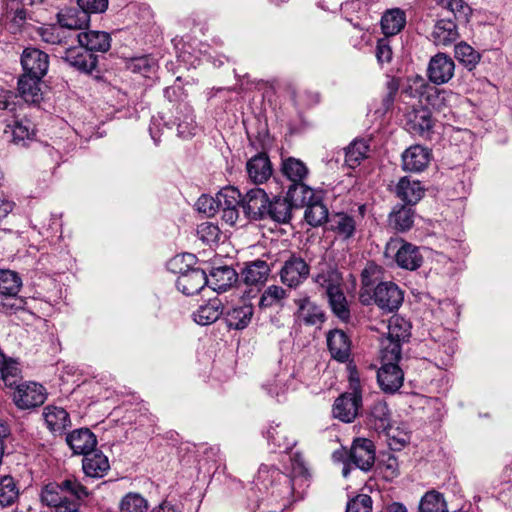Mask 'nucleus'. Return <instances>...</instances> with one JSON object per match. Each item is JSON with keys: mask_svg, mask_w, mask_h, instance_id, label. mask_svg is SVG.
Here are the masks:
<instances>
[{"mask_svg": "<svg viewBox=\"0 0 512 512\" xmlns=\"http://www.w3.org/2000/svg\"><path fill=\"white\" fill-rule=\"evenodd\" d=\"M269 196L262 188H253L242 197V209L247 219L261 221L265 218V208Z\"/></svg>", "mask_w": 512, "mask_h": 512, "instance_id": "obj_12", "label": "nucleus"}, {"mask_svg": "<svg viewBox=\"0 0 512 512\" xmlns=\"http://www.w3.org/2000/svg\"><path fill=\"white\" fill-rule=\"evenodd\" d=\"M285 432V429L281 428L279 424L270 426L267 430V439L274 447L288 451L293 448L295 443L288 439Z\"/></svg>", "mask_w": 512, "mask_h": 512, "instance_id": "obj_54", "label": "nucleus"}, {"mask_svg": "<svg viewBox=\"0 0 512 512\" xmlns=\"http://www.w3.org/2000/svg\"><path fill=\"white\" fill-rule=\"evenodd\" d=\"M282 172L292 182V184H298L303 182L306 178L308 168L299 159L288 158L283 161Z\"/></svg>", "mask_w": 512, "mask_h": 512, "instance_id": "obj_46", "label": "nucleus"}, {"mask_svg": "<svg viewBox=\"0 0 512 512\" xmlns=\"http://www.w3.org/2000/svg\"><path fill=\"white\" fill-rule=\"evenodd\" d=\"M87 488L76 478L70 477L61 483H48L41 491V501L55 512H79L81 501L88 497Z\"/></svg>", "mask_w": 512, "mask_h": 512, "instance_id": "obj_1", "label": "nucleus"}, {"mask_svg": "<svg viewBox=\"0 0 512 512\" xmlns=\"http://www.w3.org/2000/svg\"><path fill=\"white\" fill-rule=\"evenodd\" d=\"M47 428L55 435H62L71 426L69 413L62 407L48 405L43 410Z\"/></svg>", "mask_w": 512, "mask_h": 512, "instance_id": "obj_23", "label": "nucleus"}, {"mask_svg": "<svg viewBox=\"0 0 512 512\" xmlns=\"http://www.w3.org/2000/svg\"><path fill=\"white\" fill-rule=\"evenodd\" d=\"M392 49L387 38L379 39L376 45V57L379 63H389L392 60Z\"/></svg>", "mask_w": 512, "mask_h": 512, "instance_id": "obj_62", "label": "nucleus"}, {"mask_svg": "<svg viewBox=\"0 0 512 512\" xmlns=\"http://www.w3.org/2000/svg\"><path fill=\"white\" fill-rule=\"evenodd\" d=\"M242 197L240 191L232 186L224 187L216 194L218 211H222V220L229 226H234L239 219Z\"/></svg>", "mask_w": 512, "mask_h": 512, "instance_id": "obj_7", "label": "nucleus"}, {"mask_svg": "<svg viewBox=\"0 0 512 512\" xmlns=\"http://www.w3.org/2000/svg\"><path fill=\"white\" fill-rule=\"evenodd\" d=\"M14 387L16 390L13 393V402L19 409H32L42 405L46 400V389L41 384L18 382Z\"/></svg>", "mask_w": 512, "mask_h": 512, "instance_id": "obj_9", "label": "nucleus"}, {"mask_svg": "<svg viewBox=\"0 0 512 512\" xmlns=\"http://www.w3.org/2000/svg\"><path fill=\"white\" fill-rule=\"evenodd\" d=\"M287 298L286 290L278 285H271L267 287L262 293L259 300V307L261 309L271 307H282L283 301Z\"/></svg>", "mask_w": 512, "mask_h": 512, "instance_id": "obj_44", "label": "nucleus"}, {"mask_svg": "<svg viewBox=\"0 0 512 512\" xmlns=\"http://www.w3.org/2000/svg\"><path fill=\"white\" fill-rule=\"evenodd\" d=\"M128 69L133 73H138L144 77H149L150 74L155 72L156 63L153 58L148 56L136 57L129 61Z\"/></svg>", "mask_w": 512, "mask_h": 512, "instance_id": "obj_55", "label": "nucleus"}, {"mask_svg": "<svg viewBox=\"0 0 512 512\" xmlns=\"http://www.w3.org/2000/svg\"><path fill=\"white\" fill-rule=\"evenodd\" d=\"M197 235L203 243H216L220 237V229L211 222H203L197 227Z\"/></svg>", "mask_w": 512, "mask_h": 512, "instance_id": "obj_56", "label": "nucleus"}, {"mask_svg": "<svg viewBox=\"0 0 512 512\" xmlns=\"http://www.w3.org/2000/svg\"><path fill=\"white\" fill-rule=\"evenodd\" d=\"M399 85L396 81L391 80L387 83V94L382 100L383 112L386 113L393 107Z\"/></svg>", "mask_w": 512, "mask_h": 512, "instance_id": "obj_64", "label": "nucleus"}, {"mask_svg": "<svg viewBox=\"0 0 512 512\" xmlns=\"http://www.w3.org/2000/svg\"><path fill=\"white\" fill-rule=\"evenodd\" d=\"M432 38L437 46H448L459 38L456 21L451 17L439 19L433 29Z\"/></svg>", "mask_w": 512, "mask_h": 512, "instance_id": "obj_26", "label": "nucleus"}, {"mask_svg": "<svg viewBox=\"0 0 512 512\" xmlns=\"http://www.w3.org/2000/svg\"><path fill=\"white\" fill-rule=\"evenodd\" d=\"M196 128L197 126L191 114L186 115L185 119L177 124L178 135L182 138H189L195 135Z\"/></svg>", "mask_w": 512, "mask_h": 512, "instance_id": "obj_63", "label": "nucleus"}, {"mask_svg": "<svg viewBox=\"0 0 512 512\" xmlns=\"http://www.w3.org/2000/svg\"><path fill=\"white\" fill-rule=\"evenodd\" d=\"M194 255L192 254H183V255H177L173 257L168 262V269L176 274H179L181 276L185 273V270L187 269L186 264H191L194 261Z\"/></svg>", "mask_w": 512, "mask_h": 512, "instance_id": "obj_59", "label": "nucleus"}, {"mask_svg": "<svg viewBox=\"0 0 512 512\" xmlns=\"http://www.w3.org/2000/svg\"><path fill=\"white\" fill-rule=\"evenodd\" d=\"M253 313L254 309L251 304H243L228 309L223 316L229 328L242 330L251 322Z\"/></svg>", "mask_w": 512, "mask_h": 512, "instance_id": "obj_32", "label": "nucleus"}, {"mask_svg": "<svg viewBox=\"0 0 512 512\" xmlns=\"http://www.w3.org/2000/svg\"><path fill=\"white\" fill-rule=\"evenodd\" d=\"M78 7L87 15L103 13L108 7V0H77Z\"/></svg>", "mask_w": 512, "mask_h": 512, "instance_id": "obj_61", "label": "nucleus"}, {"mask_svg": "<svg viewBox=\"0 0 512 512\" xmlns=\"http://www.w3.org/2000/svg\"><path fill=\"white\" fill-rule=\"evenodd\" d=\"M119 508L121 512H147L149 505L141 494L129 492L122 498Z\"/></svg>", "mask_w": 512, "mask_h": 512, "instance_id": "obj_53", "label": "nucleus"}, {"mask_svg": "<svg viewBox=\"0 0 512 512\" xmlns=\"http://www.w3.org/2000/svg\"><path fill=\"white\" fill-rule=\"evenodd\" d=\"M424 189L420 181L402 177L396 186V195L407 205H415L423 196Z\"/></svg>", "mask_w": 512, "mask_h": 512, "instance_id": "obj_31", "label": "nucleus"}, {"mask_svg": "<svg viewBox=\"0 0 512 512\" xmlns=\"http://www.w3.org/2000/svg\"><path fill=\"white\" fill-rule=\"evenodd\" d=\"M22 287L19 274L9 269H0V295L16 297Z\"/></svg>", "mask_w": 512, "mask_h": 512, "instance_id": "obj_40", "label": "nucleus"}, {"mask_svg": "<svg viewBox=\"0 0 512 512\" xmlns=\"http://www.w3.org/2000/svg\"><path fill=\"white\" fill-rule=\"evenodd\" d=\"M82 469L86 477L98 479L108 473L110 463L102 451L94 449L83 456Z\"/></svg>", "mask_w": 512, "mask_h": 512, "instance_id": "obj_21", "label": "nucleus"}, {"mask_svg": "<svg viewBox=\"0 0 512 512\" xmlns=\"http://www.w3.org/2000/svg\"><path fill=\"white\" fill-rule=\"evenodd\" d=\"M342 275L335 265L322 259L316 266V273L313 281L324 288L326 294L342 288Z\"/></svg>", "mask_w": 512, "mask_h": 512, "instance_id": "obj_18", "label": "nucleus"}, {"mask_svg": "<svg viewBox=\"0 0 512 512\" xmlns=\"http://www.w3.org/2000/svg\"><path fill=\"white\" fill-rule=\"evenodd\" d=\"M185 273L178 276L176 286L184 295L191 296L199 293L207 284L208 276L199 267H190L186 264Z\"/></svg>", "mask_w": 512, "mask_h": 512, "instance_id": "obj_13", "label": "nucleus"}, {"mask_svg": "<svg viewBox=\"0 0 512 512\" xmlns=\"http://www.w3.org/2000/svg\"><path fill=\"white\" fill-rule=\"evenodd\" d=\"M329 300L332 312L342 321H348L350 318V310L347 299L342 288L326 294Z\"/></svg>", "mask_w": 512, "mask_h": 512, "instance_id": "obj_50", "label": "nucleus"}, {"mask_svg": "<svg viewBox=\"0 0 512 512\" xmlns=\"http://www.w3.org/2000/svg\"><path fill=\"white\" fill-rule=\"evenodd\" d=\"M406 24L405 12L399 8L386 11L381 18V29L385 36L398 34Z\"/></svg>", "mask_w": 512, "mask_h": 512, "instance_id": "obj_37", "label": "nucleus"}, {"mask_svg": "<svg viewBox=\"0 0 512 512\" xmlns=\"http://www.w3.org/2000/svg\"><path fill=\"white\" fill-rule=\"evenodd\" d=\"M454 70L453 59L444 53H438L430 59L427 74L432 83L441 85L453 77Z\"/></svg>", "mask_w": 512, "mask_h": 512, "instance_id": "obj_15", "label": "nucleus"}, {"mask_svg": "<svg viewBox=\"0 0 512 512\" xmlns=\"http://www.w3.org/2000/svg\"><path fill=\"white\" fill-rule=\"evenodd\" d=\"M304 217L307 223L313 227H317L322 225L325 222H329V213L327 207L321 201V198L318 197L316 200L312 201L310 204L305 206Z\"/></svg>", "mask_w": 512, "mask_h": 512, "instance_id": "obj_42", "label": "nucleus"}, {"mask_svg": "<svg viewBox=\"0 0 512 512\" xmlns=\"http://www.w3.org/2000/svg\"><path fill=\"white\" fill-rule=\"evenodd\" d=\"M376 459V448L374 443L367 438L354 439L348 453V464H353L363 472L372 469Z\"/></svg>", "mask_w": 512, "mask_h": 512, "instance_id": "obj_8", "label": "nucleus"}, {"mask_svg": "<svg viewBox=\"0 0 512 512\" xmlns=\"http://www.w3.org/2000/svg\"><path fill=\"white\" fill-rule=\"evenodd\" d=\"M297 306V317L307 326L322 324L325 321V314L321 307L311 301L308 296L294 300Z\"/></svg>", "mask_w": 512, "mask_h": 512, "instance_id": "obj_22", "label": "nucleus"}, {"mask_svg": "<svg viewBox=\"0 0 512 512\" xmlns=\"http://www.w3.org/2000/svg\"><path fill=\"white\" fill-rule=\"evenodd\" d=\"M432 158L431 150L416 144L407 148L402 154V168L409 172H421L425 170Z\"/></svg>", "mask_w": 512, "mask_h": 512, "instance_id": "obj_17", "label": "nucleus"}, {"mask_svg": "<svg viewBox=\"0 0 512 512\" xmlns=\"http://www.w3.org/2000/svg\"><path fill=\"white\" fill-rule=\"evenodd\" d=\"M388 332L385 337L395 339L401 343L409 342L411 337V324L399 315H393L388 322Z\"/></svg>", "mask_w": 512, "mask_h": 512, "instance_id": "obj_39", "label": "nucleus"}, {"mask_svg": "<svg viewBox=\"0 0 512 512\" xmlns=\"http://www.w3.org/2000/svg\"><path fill=\"white\" fill-rule=\"evenodd\" d=\"M362 408V395L345 392L336 398L332 413L336 419L344 423L353 422Z\"/></svg>", "mask_w": 512, "mask_h": 512, "instance_id": "obj_11", "label": "nucleus"}, {"mask_svg": "<svg viewBox=\"0 0 512 512\" xmlns=\"http://www.w3.org/2000/svg\"><path fill=\"white\" fill-rule=\"evenodd\" d=\"M382 365L377 371V381L381 390L385 393L394 394L403 385L404 373L398 363L381 362Z\"/></svg>", "mask_w": 512, "mask_h": 512, "instance_id": "obj_14", "label": "nucleus"}, {"mask_svg": "<svg viewBox=\"0 0 512 512\" xmlns=\"http://www.w3.org/2000/svg\"><path fill=\"white\" fill-rule=\"evenodd\" d=\"M90 16L78 9H70L59 14V23L62 27L69 29H82L89 23Z\"/></svg>", "mask_w": 512, "mask_h": 512, "instance_id": "obj_48", "label": "nucleus"}, {"mask_svg": "<svg viewBox=\"0 0 512 512\" xmlns=\"http://www.w3.org/2000/svg\"><path fill=\"white\" fill-rule=\"evenodd\" d=\"M246 170L249 179L255 184L266 182L272 175V166L265 153H259L248 160Z\"/></svg>", "mask_w": 512, "mask_h": 512, "instance_id": "obj_25", "label": "nucleus"}, {"mask_svg": "<svg viewBox=\"0 0 512 512\" xmlns=\"http://www.w3.org/2000/svg\"><path fill=\"white\" fill-rule=\"evenodd\" d=\"M274 259H277V262H282L279 277L283 285L296 289L309 278L310 265L299 254L284 250L278 255H274Z\"/></svg>", "mask_w": 512, "mask_h": 512, "instance_id": "obj_2", "label": "nucleus"}, {"mask_svg": "<svg viewBox=\"0 0 512 512\" xmlns=\"http://www.w3.org/2000/svg\"><path fill=\"white\" fill-rule=\"evenodd\" d=\"M197 210L208 217L214 216L218 212L216 197L202 195L196 202Z\"/></svg>", "mask_w": 512, "mask_h": 512, "instance_id": "obj_60", "label": "nucleus"}, {"mask_svg": "<svg viewBox=\"0 0 512 512\" xmlns=\"http://www.w3.org/2000/svg\"><path fill=\"white\" fill-rule=\"evenodd\" d=\"M370 426L377 432H384L387 436L391 434V419L388 406L383 401H377L373 404L369 418Z\"/></svg>", "mask_w": 512, "mask_h": 512, "instance_id": "obj_33", "label": "nucleus"}, {"mask_svg": "<svg viewBox=\"0 0 512 512\" xmlns=\"http://www.w3.org/2000/svg\"><path fill=\"white\" fill-rule=\"evenodd\" d=\"M224 315V305L220 298L215 297L201 306L193 313L194 321L202 326L216 322Z\"/></svg>", "mask_w": 512, "mask_h": 512, "instance_id": "obj_29", "label": "nucleus"}, {"mask_svg": "<svg viewBox=\"0 0 512 512\" xmlns=\"http://www.w3.org/2000/svg\"><path fill=\"white\" fill-rule=\"evenodd\" d=\"M21 380L19 364L0 350V386L13 388Z\"/></svg>", "mask_w": 512, "mask_h": 512, "instance_id": "obj_35", "label": "nucleus"}, {"mask_svg": "<svg viewBox=\"0 0 512 512\" xmlns=\"http://www.w3.org/2000/svg\"><path fill=\"white\" fill-rule=\"evenodd\" d=\"M329 223L330 230L343 240L352 238L356 232V221L347 213L339 212L331 215Z\"/></svg>", "mask_w": 512, "mask_h": 512, "instance_id": "obj_34", "label": "nucleus"}, {"mask_svg": "<svg viewBox=\"0 0 512 512\" xmlns=\"http://www.w3.org/2000/svg\"><path fill=\"white\" fill-rule=\"evenodd\" d=\"M455 58L469 71L473 70L481 59V55L472 46L460 42L455 46Z\"/></svg>", "mask_w": 512, "mask_h": 512, "instance_id": "obj_45", "label": "nucleus"}, {"mask_svg": "<svg viewBox=\"0 0 512 512\" xmlns=\"http://www.w3.org/2000/svg\"><path fill=\"white\" fill-rule=\"evenodd\" d=\"M77 41L91 53L107 52L111 46V37L104 31L90 30L78 33Z\"/></svg>", "mask_w": 512, "mask_h": 512, "instance_id": "obj_27", "label": "nucleus"}, {"mask_svg": "<svg viewBox=\"0 0 512 512\" xmlns=\"http://www.w3.org/2000/svg\"><path fill=\"white\" fill-rule=\"evenodd\" d=\"M19 497V488L12 476L0 477V505L8 507L13 505Z\"/></svg>", "mask_w": 512, "mask_h": 512, "instance_id": "obj_47", "label": "nucleus"}, {"mask_svg": "<svg viewBox=\"0 0 512 512\" xmlns=\"http://www.w3.org/2000/svg\"><path fill=\"white\" fill-rule=\"evenodd\" d=\"M21 65L23 74L44 77L49 68V56L37 48L28 47L22 52Z\"/></svg>", "mask_w": 512, "mask_h": 512, "instance_id": "obj_16", "label": "nucleus"}, {"mask_svg": "<svg viewBox=\"0 0 512 512\" xmlns=\"http://www.w3.org/2000/svg\"><path fill=\"white\" fill-rule=\"evenodd\" d=\"M372 498L367 494H359L347 502L346 512H372Z\"/></svg>", "mask_w": 512, "mask_h": 512, "instance_id": "obj_57", "label": "nucleus"}, {"mask_svg": "<svg viewBox=\"0 0 512 512\" xmlns=\"http://www.w3.org/2000/svg\"><path fill=\"white\" fill-rule=\"evenodd\" d=\"M369 145L365 140H355L345 149V163L356 168L367 157Z\"/></svg>", "mask_w": 512, "mask_h": 512, "instance_id": "obj_43", "label": "nucleus"}, {"mask_svg": "<svg viewBox=\"0 0 512 512\" xmlns=\"http://www.w3.org/2000/svg\"><path fill=\"white\" fill-rule=\"evenodd\" d=\"M403 343L384 337L380 342V359L381 362H394L398 363L402 355Z\"/></svg>", "mask_w": 512, "mask_h": 512, "instance_id": "obj_49", "label": "nucleus"}, {"mask_svg": "<svg viewBox=\"0 0 512 512\" xmlns=\"http://www.w3.org/2000/svg\"><path fill=\"white\" fill-rule=\"evenodd\" d=\"M327 346L333 359L344 363L351 354V341L348 335L340 329H334L327 333Z\"/></svg>", "mask_w": 512, "mask_h": 512, "instance_id": "obj_20", "label": "nucleus"}, {"mask_svg": "<svg viewBox=\"0 0 512 512\" xmlns=\"http://www.w3.org/2000/svg\"><path fill=\"white\" fill-rule=\"evenodd\" d=\"M318 197L320 196L303 182L291 184L287 192V198L292 203V207L306 206Z\"/></svg>", "mask_w": 512, "mask_h": 512, "instance_id": "obj_38", "label": "nucleus"}, {"mask_svg": "<svg viewBox=\"0 0 512 512\" xmlns=\"http://www.w3.org/2000/svg\"><path fill=\"white\" fill-rule=\"evenodd\" d=\"M66 443L77 455H85L94 450L97 438L89 428H79L66 435Z\"/></svg>", "mask_w": 512, "mask_h": 512, "instance_id": "obj_19", "label": "nucleus"}, {"mask_svg": "<svg viewBox=\"0 0 512 512\" xmlns=\"http://www.w3.org/2000/svg\"><path fill=\"white\" fill-rule=\"evenodd\" d=\"M420 512H448L443 495L436 491L427 492L421 499Z\"/></svg>", "mask_w": 512, "mask_h": 512, "instance_id": "obj_52", "label": "nucleus"}, {"mask_svg": "<svg viewBox=\"0 0 512 512\" xmlns=\"http://www.w3.org/2000/svg\"><path fill=\"white\" fill-rule=\"evenodd\" d=\"M384 254L394 260L398 267L410 271L418 269L423 263L419 248L401 238L390 239Z\"/></svg>", "mask_w": 512, "mask_h": 512, "instance_id": "obj_3", "label": "nucleus"}, {"mask_svg": "<svg viewBox=\"0 0 512 512\" xmlns=\"http://www.w3.org/2000/svg\"><path fill=\"white\" fill-rule=\"evenodd\" d=\"M414 222V211L411 207L402 205L395 208L389 215V224L399 232L409 230Z\"/></svg>", "mask_w": 512, "mask_h": 512, "instance_id": "obj_41", "label": "nucleus"}, {"mask_svg": "<svg viewBox=\"0 0 512 512\" xmlns=\"http://www.w3.org/2000/svg\"><path fill=\"white\" fill-rule=\"evenodd\" d=\"M437 4L444 5L450 12L454 21L468 22L472 14L471 7L464 0H436Z\"/></svg>", "mask_w": 512, "mask_h": 512, "instance_id": "obj_51", "label": "nucleus"}, {"mask_svg": "<svg viewBox=\"0 0 512 512\" xmlns=\"http://www.w3.org/2000/svg\"><path fill=\"white\" fill-rule=\"evenodd\" d=\"M238 280V274L232 267L220 266L213 268L208 284L214 291L225 292Z\"/></svg>", "mask_w": 512, "mask_h": 512, "instance_id": "obj_30", "label": "nucleus"}, {"mask_svg": "<svg viewBox=\"0 0 512 512\" xmlns=\"http://www.w3.org/2000/svg\"><path fill=\"white\" fill-rule=\"evenodd\" d=\"M6 127L11 129L12 141L18 146L26 147L36 135L35 126L29 119L14 120Z\"/></svg>", "mask_w": 512, "mask_h": 512, "instance_id": "obj_36", "label": "nucleus"}, {"mask_svg": "<svg viewBox=\"0 0 512 512\" xmlns=\"http://www.w3.org/2000/svg\"><path fill=\"white\" fill-rule=\"evenodd\" d=\"M60 59L79 73L91 74L98 64V57L81 46H71L58 51Z\"/></svg>", "mask_w": 512, "mask_h": 512, "instance_id": "obj_4", "label": "nucleus"}, {"mask_svg": "<svg viewBox=\"0 0 512 512\" xmlns=\"http://www.w3.org/2000/svg\"><path fill=\"white\" fill-rule=\"evenodd\" d=\"M375 304L382 310L393 312L403 302V292L397 284L391 281L380 282L374 289Z\"/></svg>", "mask_w": 512, "mask_h": 512, "instance_id": "obj_10", "label": "nucleus"}, {"mask_svg": "<svg viewBox=\"0 0 512 512\" xmlns=\"http://www.w3.org/2000/svg\"><path fill=\"white\" fill-rule=\"evenodd\" d=\"M379 467L386 479H393L400 474L398 459L393 454H388L379 462Z\"/></svg>", "mask_w": 512, "mask_h": 512, "instance_id": "obj_58", "label": "nucleus"}, {"mask_svg": "<svg viewBox=\"0 0 512 512\" xmlns=\"http://www.w3.org/2000/svg\"><path fill=\"white\" fill-rule=\"evenodd\" d=\"M264 220H271L277 223H288L292 217V203L287 197H269L265 208Z\"/></svg>", "mask_w": 512, "mask_h": 512, "instance_id": "obj_24", "label": "nucleus"}, {"mask_svg": "<svg viewBox=\"0 0 512 512\" xmlns=\"http://www.w3.org/2000/svg\"><path fill=\"white\" fill-rule=\"evenodd\" d=\"M276 263L277 259L271 252L263 254L261 258L245 263L241 278L247 285L263 284Z\"/></svg>", "mask_w": 512, "mask_h": 512, "instance_id": "obj_6", "label": "nucleus"}, {"mask_svg": "<svg viewBox=\"0 0 512 512\" xmlns=\"http://www.w3.org/2000/svg\"><path fill=\"white\" fill-rule=\"evenodd\" d=\"M435 121L429 108L412 107L405 115L406 129L413 135L430 139L433 134Z\"/></svg>", "mask_w": 512, "mask_h": 512, "instance_id": "obj_5", "label": "nucleus"}, {"mask_svg": "<svg viewBox=\"0 0 512 512\" xmlns=\"http://www.w3.org/2000/svg\"><path fill=\"white\" fill-rule=\"evenodd\" d=\"M42 76L22 74L18 79V92L27 103L37 104L42 100Z\"/></svg>", "mask_w": 512, "mask_h": 512, "instance_id": "obj_28", "label": "nucleus"}]
</instances>
